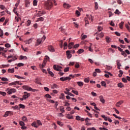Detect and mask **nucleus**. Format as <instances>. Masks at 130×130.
Returning a JSON list of instances; mask_svg holds the SVG:
<instances>
[{"instance_id":"10","label":"nucleus","mask_w":130,"mask_h":130,"mask_svg":"<svg viewBox=\"0 0 130 130\" xmlns=\"http://www.w3.org/2000/svg\"><path fill=\"white\" fill-rule=\"evenodd\" d=\"M42 42V41H41V39H38L37 40V43L36 44V46H38V45H39L40 44H41V43Z\"/></svg>"},{"instance_id":"31","label":"nucleus","mask_w":130,"mask_h":130,"mask_svg":"<svg viewBox=\"0 0 130 130\" xmlns=\"http://www.w3.org/2000/svg\"><path fill=\"white\" fill-rule=\"evenodd\" d=\"M124 24V22L123 21L121 22L120 23H119V27L120 29H122L123 24Z\"/></svg>"},{"instance_id":"58","label":"nucleus","mask_w":130,"mask_h":130,"mask_svg":"<svg viewBox=\"0 0 130 130\" xmlns=\"http://www.w3.org/2000/svg\"><path fill=\"white\" fill-rule=\"evenodd\" d=\"M7 91H8L7 92L8 94H12V91L11 90V89L8 88Z\"/></svg>"},{"instance_id":"37","label":"nucleus","mask_w":130,"mask_h":130,"mask_svg":"<svg viewBox=\"0 0 130 130\" xmlns=\"http://www.w3.org/2000/svg\"><path fill=\"white\" fill-rule=\"evenodd\" d=\"M0 37L4 38V31L3 30L0 31Z\"/></svg>"},{"instance_id":"46","label":"nucleus","mask_w":130,"mask_h":130,"mask_svg":"<svg viewBox=\"0 0 130 130\" xmlns=\"http://www.w3.org/2000/svg\"><path fill=\"white\" fill-rule=\"evenodd\" d=\"M94 4H95V7H94L95 10H98V3L97 2H95Z\"/></svg>"},{"instance_id":"53","label":"nucleus","mask_w":130,"mask_h":130,"mask_svg":"<svg viewBox=\"0 0 130 130\" xmlns=\"http://www.w3.org/2000/svg\"><path fill=\"white\" fill-rule=\"evenodd\" d=\"M70 71V68L68 67L64 69V73H67V72H69Z\"/></svg>"},{"instance_id":"45","label":"nucleus","mask_w":130,"mask_h":130,"mask_svg":"<svg viewBox=\"0 0 130 130\" xmlns=\"http://www.w3.org/2000/svg\"><path fill=\"white\" fill-rule=\"evenodd\" d=\"M19 124L20 125H21V126H23L24 125H25V123H24V122L20 121H19Z\"/></svg>"},{"instance_id":"57","label":"nucleus","mask_w":130,"mask_h":130,"mask_svg":"<svg viewBox=\"0 0 130 130\" xmlns=\"http://www.w3.org/2000/svg\"><path fill=\"white\" fill-rule=\"evenodd\" d=\"M12 108H13L14 109L16 110V109H17L18 110L19 109V106H12Z\"/></svg>"},{"instance_id":"11","label":"nucleus","mask_w":130,"mask_h":130,"mask_svg":"<svg viewBox=\"0 0 130 130\" xmlns=\"http://www.w3.org/2000/svg\"><path fill=\"white\" fill-rule=\"evenodd\" d=\"M52 89H58L59 87L56 84H53L51 86Z\"/></svg>"},{"instance_id":"5","label":"nucleus","mask_w":130,"mask_h":130,"mask_svg":"<svg viewBox=\"0 0 130 130\" xmlns=\"http://www.w3.org/2000/svg\"><path fill=\"white\" fill-rule=\"evenodd\" d=\"M22 88L24 90H26L27 91H30L32 90V88H31L29 86H28L27 85H23L22 86Z\"/></svg>"},{"instance_id":"22","label":"nucleus","mask_w":130,"mask_h":130,"mask_svg":"<svg viewBox=\"0 0 130 130\" xmlns=\"http://www.w3.org/2000/svg\"><path fill=\"white\" fill-rule=\"evenodd\" d=\"M31 126H34V127H36V128H38V125H37V124H36V121H34L33 123H32Z\"/></svg>"},{"instance_id":"8","label":"nucleus","mask_w":130,"mask_h":130,"mask_svg":"<svg viewBox=\"0 0 130 130\" xmlns=\"http://www.w3.org/2000/svg\"><path fill=\"white\" fill-rule=\"evenodd\" d=\"M66 54L67 56V58L69 59V58H71L72 57V54H71V52L70 51H66Z\"/></svg>"},{"instance_id":"7","label":"nucleus","mask_w":130,"mask_h":130,"mask_svg":"<svg viewBox=\"0 0 130 130\" xmlns=\"http://www.w3.org/2000/svg\"><path fill=\"white\" fill-rule=\"evenodd\" d=\"M76 120H81V121H84L85 120V119L84 118H81L79 116H76Z\"/></svg>"},{"instance_id":"61","label":"nucleus","mask_w":130,"mask_h":130,"mask_svg":"<svg viewBox=\"0 0 130 130\" xmlns=\"http://www.w3.org/2000/svg\"><path fill=\"white\" fill-rule=\"evenodd\" d=\"M87 130H97L95 127H89L87 128Z\"/></svg>"},{"instance_id":"3","label":"nucleus","mask_w":130,"mask_h":130,"mask_svg":"<svg viewBox=\"0 0 130 130\" xmlns=\"http://www.w3.org/2000/svg\"><path fill=\"white\" fill-rule=\"evenodd\" d=\"M13 112L10 111H7L5 112L4 115L3 116L4 117H7L9 116H12L13 115Z\"/></svg>"},{"instance_id":"62","label":"nucleus","mask_w":130,"mask_h":130,"mask_svg":"<svg viewBox=\"0 0 130 130\" xmlns=\"http://www.w3.org/2000/svg\"><path fill=\"white\" fill-rule=\"evenodd\" d=\"M95 72L100 73H101V71H100V69H95Z\"/></svg>"},{"instance_id":"2","label":"nucleus","mask_w":130,"mask_h":130,"mask_svg":"<svg viewBox=\"0 0 130 130\" xmlns=\"http://www.w3.org/2000/svg\"><path fill=\"white\" fill-rule=\"evenodd\" d=\"M53 69L55 70V71H57L58 72H62L61 69H62V67L58 66V65H54L53 66Z\"/></svg>"},{"instance_id":"15","label":"nucleus","mask_w":130,"mask_h":130,"mask_svg":"<svg viewBox=\"0 0 130 130\" xmlns=\"http://www.w3.org/2000/svg\"><path fill=\"white\" fill-rule=\"evenodd\" d=\"M63 7L65 9H70V8H71V6H70L69 4H67L66 3L63 5Z\"/></svg>"},{"instance_id":"63","label":"nucleus","mask_w":130,"mask_h":130,"mask_svg":"<svg viewBox=\"0 0 130 130\" xmlns=\"http://www.w3.org/2000/svg\"><path fill=\"white\" fill-rule=\"evenodd\" d=\"M0 9H1V10H5L6 7H5L4 5H0Z\"/></svg>"},{"instance_id":"9","label":"nucleus","mask_w":130,"mask_h":130,"mask_svg":"<svg viewBox=\"0 0 130 130\" xmlns=\"http://www.w3.org/2000/svg\"><path fill=\"white\" fill-rule=\"evenodd\" d=\"M105 73H106V74H108L105 75V77L106 78H109V76H111V77H112V74L111 73H110V72L105 71Z\"/></svg>"},{"instance_id":"35","label":"nucleus","mask_w":130,"mask_h":130,"mask_svg":"<svg viewBox=\"0 0 130 130\" xmlns=\"http://www.w3.org/2000/svg\"><path fill=\"white\" fill-rule=\"evenodd\" d=\"M98 36L101 38H103V37L104 36V34L103 32H102L98 35Z\"/></svg>"},{"instance_id":"43","label":"nucleus","mask_w":130,"mask_h":130,"mask_svg":"<svg viewBox=\"0 0 130 130\" xmlns=\"http://www.w3.org/2000/svg\"><path fill=\"white\" fill-rule=\"evenodd\" d=\"M0 95H2L3 96H6V95H7V93L4 91H0Z\"/></svg>"},{"instance_id":"34","label":"nucleus","mask_w":130,"mask_h":130,"mask_svg":"<svg viewBox=\"0 0 130 130\" xmlns=\"http://www.w3.org/2000/svg\"><path fill=\"white\" fill-rule=\"evenodd\" d=\"M116 62L117 67H121V64H120V60H117Z\"/></svg>"},{"instance_id":"42","label":"nucleus","mask_w":130,"mask_h":130,"mask_svg":"<svg viewBox=\"0 0 130 130\" xmlns=\"http://www.w3.org/2000/svg\"><path fill=\"white\" fill-rule=\"evenodd\" d=\"M39 21H44V18L43 17H40L38 18L37 22H39Z\"/></svg>"},{"instance_id":"28","label":"nucleus","mask_w":130,"mask_h":130,"mask_svg":"<svg viewBox=\"0 0 130 130\" xmlns=\"http://www.w3.org/2000/svg\"><path fill=\"white\" fill-rule=\"evenodd\" d=\"M118 87H119V88H122L123 87V84H122V83L120 82L118 83L117 84Z\"/></svg>"},{"instance_id":"36","label":"nucleus","mask_w":130,"mask_h":130,"mask_svg":"<svg viewBox=\"0 0 130 130\" xmlns=\"http://www.w3.org/2000/svg\"><path fill=\"white\" fill-rule=\"evenodd\" d=\"M106 40L107 43H109V42H110V38L109 37H106Z\"/></svg>"},{"instance_id":"44","label":"nucleus","mask_w":130,"mask_h":130,"mask_svg":"<svg viewBox=\"0 0 130 130\" xmlns=\"http://www.w3.org/2000/svg\"><path fill=\"white\" fill-rule=\"evenodd\" d=\"M20 59H27V57L26 56H20Z\"/></svg>"},{"instance_id":"13","label":"nucleus","mask_w":130,"mask_h":130,"mask_svg":"<svg viewBox=\"0 0 130 130\" xmlns=\"http://www.w3.org/2000/svg\"><path fill=\"white\" fill-rule=\"evenodd\" d=\"M45 14V12L39 11V12L38 13V16L39 17H41V16H42V15H44Z\"/></svg>"},{"instance_id":"27","label":"nucleus","mask_w":130,"mask_h":130,"mask_svg":"<svg viewBox=\"0 0 130 130\" xmlns=\"http://www.w3.org/2000/svg\"><path fill=\"white\" fill-rule=\"evenodd\" d=\"M119 72V74L118 75L119 77L121 78V77H122V75H123V72H122V71L121 70H120Z\"/></svg>"},{"instance_id":"20","label":"nucleus","mask_w":130,"mask_h":130,"mask_svg":"<svg viewBox=\"0 0 130 130\" xmlns=\"http://www.w3.org/2000/svg\"><path fill=\"white\" fill-rule=\"evenodd\" d=\"M77 84L79 87H82V86H84V83L82 81L77 82Z\"/></svg>"},{"instance_id":"33","label":"nucleus","mask_w":130,"mask_h":130,"mask_svg":"<svg viewBox=\"0 0 130 130\" xmlns=\"http://www.w3.org/2000/svg\"><path fill=\"white\" fill-rule=\"evenodd\" d=\"M31 42H32V39H30L29 40L25 42V44H30Z\"/></svg>"},{"instance_id":"21","label":"nucleus","mask_w":130,"mask_h":130,"mask_svg":"<svg viewBox=\"0 0 130 130\" xmlns=\"http://www.w3.org/2000/svg\"><path fill=\"white\" fill-rule=\"evenodd\" d=\"M121 54L122 55H123L124 57H126V56H127V55H126V53H125V51H122L121 52Z\"/></svg>"},{"instance_id":"32","label":"nucleus","mask_w":130,"mask_h":130,"mask_svg":"<svg viewBox=\"0 0 130 130\" xmlns=\"http://www.w3.org/2000/svg\"><path fill=\"white\" fill-rule=\"evenodd\" d=\"M1 80L2 81H3L4 82H8L9 81V79H8V78L5 77L2 78Z\"/></svg>"},{"instance_id":"49","label":"nucleus","mask_w":130,"mask_h":130,"mask_svg":"<svg viewBox=\"0 0 130 130\" xmlns=\"http://www.w3.org/2000/svg\"><path fill=\"white\" fill-rule=\"evenodd\" d=\"M10 90L12 93H16L17 92V90L15 88H11Z\"/></svg>"},{"instance_id":"60","label":"nucleus","mask_w":130,"mask_h":130,"mask_svg":"<svg viewBox=\"0 0 130 130\" xmlns=\"http://www.w3.org/2000/svg\"><path fill=\"white\" fill-rule=\"evenodd\" d=\"M34 6H37V0H34L33 2Z\"/></svg>"},{"instance_id":"41","label":"nucleus","mask_w":130,"mask_h":130,"mask_svg":"<svg viewBox=\"0 0 130 130\" xmlns=\"http://www.w3.org/2000/svg\"><path fill=\"white\" fill-rule=\"evenodd\" d=\"M19 108H22V109H24L25 108V105H23V104H19Z\"/></svg>"},{"instance_id":"6","label":"nucleus","mask_w":130,"mask_h":130,"mask_svg":"<svg viewBox=\"0 0 130 130\" xmlns=\"http://www.w3.org/2000/svg\"><path fill=\"white\" fill-rule=\"evenodd\" d=\"M48 49L51 52H54L55 51L54 48L52 45L48 46Z\"/></svg>"},{"instance_id":"54","label":"nucleus","mask_w":130,"mask_h":130,"mask_svg":"<svg viewBox=\"0 0 130 130\" xmlns=\"http://www.w3.org/2000/svg\"><path fill=\"white\" fill-rule=\"evenodd\" d=\"M45 97L49 98V99H51V95H50L49 94H46Z\"/></svg>"},{"instance_id":"24","label":"nucleus","mask_w":130,"mask_h":130,"mask_svg":"<svg viewBox=\"0 0 130 130\" xmlns=\"http://www.w3.org/2000/svg\"><path fill=\"white\" fill-rule=\"evenodd\" d=\"M22 120H23V121H25L26 122L28 121V119H27V117L25 116L22 117Z\"/></svg>"},{"instance_id":"18","label":"nucleus","mask_w":130,"mask_h":130,"mask_svg":"<svg viewBox=\"0 0 130 130\" xmlns=\"http://www.w3.org/2000/svg\"><path fill=\"white\" fill-rule=\"evenodd\" d=\"M8 73H10L11 74H13V73L15 72V70H14V68L9 69L8 70Z\"/></svg>"},{"instance_id":"40","label":"nucleus","mask_w":130,"mask_h":130,"mask_svg":"<svg viewBox=\"0 0 130 130\" xmlns=\"http://www.w3.org/2000/svg\"><path fill=\"white\" fill-rule=\"evenodd\" d=\"M57 124H58V125H59L60 126H62V125H63V124L62 123V122L59 121H57Z\"/></svg>"},{"instance_id":"38","label":"nucleus","mask_w":130,"mask_h":130,"mask_svg":"<svg viewBox=\"0 0 130 130\" xmlns=\"http://www.w3.org/2000/svg\"><path fill=\"white\" fill-rule=\"evenodd\" d=\"M14 77H15V78H17V79H21V80H24V77H22L18 75H15Z\"/></svg>"},{"instance_id":"4","label":"nucleus","mask_w":130,"mask_h":130,"mask_svg":"<svg viewBox=\"0 0 130 130\" xmlns=\"http://www.w3.org/2000/svg\"><path fill=\"white\" fill-rule=\"evenodd\" d=\"M24 94L23 95V99H27L30 97V93H27V92H24L23 93Z\"/></svg>"},{"instance_id":"64","label":"nucleus","mask_w":130,"mask_h":130,"mask_svg":"<svg viewBox=\"0 0 130 130\" xmlns=\"http://www.w3.org/2000/svg\"><path fill=\"white\" fill-rule=\"evenodd\" d=\"M122 82H124V83H126L127 82V80L124 78H122Z\"/></svg>"},{"instance_id":"25","label":"nucleus","mask_w":130,"mask_h":130,"mask_svg":"<svg viewBox=\"0 0 130 130\" xmlns=\"http://www.w3.org/2000/svg\"><path fill=\"white\" fill-rule=\"evenodd\" d=\"M29 6H30V2H29L28 1H25L26 8H28V7H29Z\"/></svg>"},{"instance_id":"39","label":"nucleus","mask_w":130,"mask_h":130,"mask_svg":"<svg viewBox=\"0 0 130 130\" xmlns=\"http://www.w3.org/2000/svg\"><path fill=\"white\" fill-rule=\"evenodd\" d=\"M101 85L103 87H106V82H105V81H102L101 82Z\"/></svg>"},{"instance_id":"12","label":"nucleus","mask_w":130,"mask_h":130,"mask_svg":"<svg viewBox=\"0 0 130 130\" xmlns=\"http://www.w3.org/2000/svg\"><path fill=\"white\" fill-rule=\"evenodd\" d=\"M100 100L101 102H102L103 104L105 103V100L103 98V95L100 96Z\"/></svg>"},{"instance_id":"29","label":"nucleus","mask_w":130,"mask_h":130,"mask_svg":"<svg viewBox=\"0 0 130 130\" xmlns=\"http://www.w3.org/2000/svg\"><path fill=\"white\" fill-rule=\"evenodd\" d=\"M83 52H84L83 49H80L77 51V53H79V54H81V53H83Z\"/></svg>"},{"instance_id":"30","label":"nucleus","mask_w":130,"mask_h":130,"mask_svg":"<svg viewBox=\"0 0 130 130\" xmlns=\"http://www.w3.org/2000/svg\"><path fill=\"white\" fill-rule=\"evenodd\" d=\"M93 17L92 15L90 16H87V19H88V20H91V22H93Z\"/></svg>"},{"instance_id":"14","label":"nucleus","mask_w":130,"mask_h":130,"mask_svg":"<svg viewBox=\"0 0 130 130\" xmlns=\"http://www.w3.org/2000/svg\"><path fill=\"white\" fill-rule=\"evenodd\" d=\"M17 84H19V81H14L10 83L9 84V86H13L14 85H17Z\"/></svg>"},{"instance_id":"59","label":"nucleus","mask_w":130,"mask_h":130,"mask_svg":"<svg viewBox=\"0 0 130 130\" xmlns=\"http://www.w3.org/2000/svg\"><path fill=\"white\" fill-rule=\"evenodd\" d=\"M3 68H8V67H10V64H2Z\"/></svg>"},{"instance_id":"51","label":"nucleus","mask_w":130,"mask_h":130,"mask_svg":"<svg viewBox=\"0 0 130 130\" xmlns=\"http://www.w3.org/2000/svg\"><path fill=\"white\" fill-rule=\"evenodd\" d=\"M60 80L62 82H64L66 81V77H62L60 78Z\"/></svg>"},{"instance_id":"16","label":"nucleus","mask_w":130,"mask_h":130,"mask_svg":"<svg viewBox=\"0 0 130 130\" xmlns=\"http://www.w3.org/2000/svg\"><path fill=\"white\" fill-rule=\"evenodd\" d=\"M67 118L69 119H74V116H73V115H71L70 114H68L67 115Z\"/></svg>"},{"instance_id":"52","label":"nucleus","mask_w":130,"mask_h":130,"mask_svg":"<svg viewBox=\"0 0 130 130\" xmlns=\"http://www.w3.org/2000/svg\"><path fill=\"white\" fill-rule=\"evenodd\" d=\"M16 8L14 7V8L13 10V12H14L15 13V14H16V15H17L18 16V12H17V11H16Z\"/></svg>"},{"instance_id":"19","label":"nucleus","mask_w":130,"mask_h":130,"mask_svg":"<svg viewBox=\"0 0 130 130\" xmlns=\"http://www.w3.org/2000/svg\"><path fill=\"white\" fill-rule=\"evenodd\" d=\"M46 62H47L46 60H44V61H43V64H42V65L40 64V67H42V68H45V66H46Z\"/></svg>"},{"instance_id":"23","label":"nucleus","mask_w":130,"mask_h":130,"mask_svg":"<svg viewBox=\"0 0 130 130\" xmlns=\"http://www.w3.org/2000/svg\"><path fill=\"white\" fill-rule=\"evenodd\" d=\"M74 45V42L70 43L68 45V48L69 49H72V47Z\"/></svg>"},{"instance_id":"1","label":"nucleus","mask_w":130,"mask_h":130,"mask_svg":"<svg viewBox=\"0 0 130 130\" xmlns=\"http://www.w3.org/2000/svg\"><path fill=\"white\" fill-rule=\"evenodd\" d=\"M53 3L55 4V0H54L53 1H48L47 2H46L45 4V9L50 11V10L52 8V7H53Z\"/></svg>"},{"instance_id":"56","label":"nucleus","mask_w":130,"mask_h":130,"mask_svg":"<svg viewBox=\"0 0 130 130\" xmlns=\"http://www.w3.org/2000/svg\"><path fill=\"white\" fill-rule=\"evenodd\" d=\"M76 14L77 15V16H78V17H79V16L81 15V13H80V12H79V11L77 10L76 11Z\"/></svg>"},{"instance_id":"48","label":"nucleus","mask_w":130,"mask_h":130,"mask_svg":"<svg viewBox=\"0 0 130 130\" xmlns=\"http://www.w3.org/2000/svg\"><path fill=\"white\" fill-rule=\"evenodd\" d=\"M75 67L76 69H79V68H80V64H79V63L76 62L75 65Z\"/></svg>"},{"instance_id":"26","label":"nucleus","mask_w":130,"mask_h":130,"mask_svg":"<svg viewBox=\"0 0 130 130\" xmlns=\"http://www.w3.org/2000/svg\"><path fill=\"white\" fill-rule=\"evenodd\" d=\"M37 123L38 124V127H39V126L40 125H42V123L41 122V120H37Z\"/></svg>"},{"instance_id":"17","label":"nucleus","mask_w":130,"mask_h":130,"mask_svg":"<svg viewBox=\"0 0 130 130\" xmlns=\"http://www.w3.org/2000/svg\"><path fill=\"white\" fill-rule=\"evenodd\" d=\"M123 103V101L118 102L116 104L117 107H119V105H121Z\"/></svg>"},{"instance_id":"50","label":"nucleus","mask_w":130,"mask_h":130,"mask_svg":"<svg viewBox=\"0 0 130 130\" xmlns=\"http://www.w3.org/2000/svg\"><path fill=\"white\" fill-rule=\"evenodd\" d=\"M115 14H116V15H119V14H120V12L118 9H116L115 12Z\"/></svg>"},{"instance_id":"55","label":"nucleus","mask_w":130,"mask_h":130,"mask_svg":"<svg viewBox=\"0 0 130 130\" xmlns=\"http://www.w3.org/2000/svg\"><path fill=\"white\" fill-rule=\"evenodd\" d=\"M89 81L90 79L89 78L84 79V82H85V83H89Z\"/></svg>"},{"instance_id":"47","label":"nucleus","mask_w":130,"mask_h":130,"mask_svg":"<svg viewBox=\"0 0 130 130\" xmlns=\"http://www.w3.org/2000/svg\"><path fill=\"white\" fill-rule=\"evenodd\" d=\"M17 67L21 68V67H24V63H19L17 64Z\"/></svg>"}]
</instances>
